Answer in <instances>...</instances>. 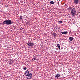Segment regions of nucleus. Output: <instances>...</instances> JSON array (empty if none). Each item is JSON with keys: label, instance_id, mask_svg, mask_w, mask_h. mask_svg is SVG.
<instances>
[{"label": "nucleus", "instance_id": "obj_10", "mask_svg": "<svg viewBox=\"0 0 80 80\" xmlns=\"http://www.w3.org/2000/svg\"><path fill=\"white\" fill-rule=\"evenodd\" d=\"M69 39L70 41H72L73 40V38L72 37H70Z\"/></svg>", "mask_w": 80, "mask_h": 80}, {"label": "nucleus", "instance_id": "obj_18", "mask_svg": "<svg viewBox=\"0 0 80 80\" xmlns=\"http://www.w3.org/2000/svg\"><path fill=\"white\" fill-rule=\"evenodd\" d=\"M23 18V17L22 16H20V20H22V19Z\"/></svg>", "mask_w": 80, "mask_h": 80}, {"label": "nucleus", "instance_id": "obj_20", "mask_svg": "<svg viewBox=\"0 0 80 80\" xmlns=\"http://www.w3.org/2000/svg\"><path fill=\"white\" fill-rule=\"evenodd\" d=\"M5 6L6 7H8V5H6Z\"/></svg>", "mask_w": 80, "mask_h": 80}, {"label": "nucleus", "instance_id": "obj_17", "mask_svg": "<svg viewBox=\"0 0 80 80\" xmlns=\"http://www.w3.org/2000/svg\"><path fill=\"white\" fill-rule=\"evenodd\" d=\"M52 35L54 36H57V34H56L55 33H52Z\"/></svg>", "mask_w": 80, "mask_h": 80}, {"label": "nucleus", "instance_id": "obj_6", "mask_svg": "<svg viewBox=\"0 0 80 80\" xmlns=\"http://www.w3.org/2000/svg\"><path fill=\"white\" fill-rule=\"evenodd\" d=\"M79 2V0H74V3L75 4H78Z\"/></svg>", "mask_w": 80, "mask_h": 80}, {"label": "nucleus", "instance_id": "obj_14", "mask_svg": "<svg viewBox=\"0 0 80 80\" xmlns=\"http://www.w3.org/2000/svg\"><path fill=\"white\" fill-rule=\"evenodd\" d=\"M58 22H59V24H60V23H63V22L62 21H58Z\"/></svg>", "mask_w": 80, "mask_h": 80}, {"label": "nucleus", "instance_id": "obj_5", "mask_svg": "<svg viewBox=\"0 0 80 80\" xmlns=\"http://www.w3.org/2000/svg\"><path fill=\"white\" fill-rule=\"evenodd\" d=\"M12 21L10 20H7V25H12Z\"/></svg>", "mask_w": 80, "mask_h": 80}, {"label": "nucleus", "instance_id": "obj_16", "mask_svg": "<svg viewBox=\"0 0 80 80\" xmlns=\"http://www.w3.org/2000/svg\"><path fill=\"white\" fill-rule=\"evenodd\" d=\"M36 59V57H34L33 59H32V60H33V61H34V60H35Z\"/></svg>", "mask_w": 80, "mask_h": 80}, {"label": "nucleus", "instance_id": "obj_1", "mask_svg": "<svg viewBox=\"0 0 80 80\" xmlns=\"http://www.w3.org/2000/svg\"><path fill=\"white\" fill-rule=\"evenodd\" d=\"M70 12L72 16H75L76 15V10H75V8H74L72 9Z\"/></svg>", "mask_w": 80, "mask_h": 80}, {"label": "nucleus", "instance_id": "obj_7", "mask_svg": "<svg viewBox=\"0 0 80 80\" xmlns=\"http://www.w3.org/2000/svg\"><path fill=\"white\" fill-rule=\"evenodd\" d=\"M61 33L62 34H63V35H64V34L67 35V34H68V32L64 31V32H61Z\"/></svg>", "mask_w": 80, "mask_h": 80}, {"label": "nucleus", "instance_id": "obj_2", "mask_svg": "<svg viewBox=\"0 0 80 80\" xmlns=\"http://www.w3.org/2000/svg\"><path fill=\"white\" fill-rule=\"evenodd\" d=\"M32 73H30L29 74L27 75V78L28 79H30L32 78Z\"/></svg>", "mask_w": 80, "mask_h": 80}, {"label": "nucleus", "instance_id": "obj_13", "mask_svg": "<svg viewBox=\"0 0 80 80\" xmlns=\"http://www.w3.org/2000/svg\"><path fill=\"white\" fill-rule=\"evenodd\" d=\"M12 63H13V61L12 60H11L9 62V64H12Z\"/></svg>", "mask_w": 80, "mask_h": 80}, {"label": "nucleus", "instance_id": "obj_15", "mask_svg": "<svg viewBox=\"0 0 80 80\" xmlns=\"http://www.w3.org/2000/svg\"><path fill=\"white\" fill-rule=\"evenodd\" d=\"M57 45L59 49H60V46L59 45V44H57Z\"/></svg>", "mask_w": 80, "mask_h": 80}, {"label": "nucleus", "instance_id": "obj_22", "mask_svg": "<svg viewBox=\"0 0 80 80\" xmlns=\"http://www.w3.org/2000/svg\"><path fill=\"white\" fill-rule=\"evenodd\" d=\"M27 24H28V23H26V25H27Z\"/></svg>", "mask_w": 80, "mask_h": 80}, {"label": "nucleus", "instance_id": "obj_4", "mask_svg": "<svg viewBox=\"0 0 80 80\" xmlns=\"http://www.w3.org/2000/svg\"><path fill=\"white\" fill-rule=\"evenodd\" d=\"M28 46H30L31 47H33V46H34L35 45L34 43H31L30 42L28 43Z\"/></svg>", "mask_w": 80, "mask_h": 80}, {"label": "nucleus", "instance_id": "obj_9", "mask_svg": "<svg viewBox=\"0 0 80 80\" xmlns=\"http://www.w3.org/2000/svg\"><path fill=\"white\" fill-rule=\"evenodd\" d=\"M60 77V74H58L56 75L55 78H58V77Z\"/></svg>", "mask_w": 80, "mask_h": 80}, {"label": "nucleus", "instance_id": "obj_19", "mask_svg": "<svg viewBox=\"0 0 80 80\" xmlns=\"http://www.w3.org/2000/svg\"><path fill=\"white\" fill-rule=\"evenodd\" d=\"M24 70H27V68H26V67H25L24 68Z\"/></svg>", "mask_w": 80, "mask_h": 80}, {"label": "nucleus", "instance_id": "obj_12", "mask_svg": "<svg viewBox=\"0 0 80 80\" xmlns=\"http://www.w3.org/2000/svg\"><path fill=\"white\" fill-rule=\"evenodd\" d=\"M72 9V7H69L68 8L67 10H71Z\"/></svg>", "mask_w": 80, "mask_h": 80}, {"label": "nucleus", "instance_id": "obj_11", "mask_svg": "<svg viewBox=\"0 0 80 80\" xmlns=\"http://www.w3.org/2000/svg\"><path fill=\"white\" fill-rule=\"evenodd\" d=\"M50 3H51V4H54V3H55V2H54L53 1H50Z\"/></svg>", "mask_w": 80, "mask_h": 80}, {"label": "nucleus", "instance_id": "obj_8", "mask_svg": "<svg viewBox=\"0 0 80 80\" xmlns=\"http://www.w3.org/2000/svg\"><path fill=\"white\" fill-rule=\"evenodd\" d=\"M3 24L4 25H7V20H6L3 22Z\"/></svg>", "mask_w": 80, "mask_h": 80}, {"label": "nucleus", "instance_id": "obj_3", "mask_svg": "<svg viewBox=\"0 0 80 80\" xmlns=\"http://www.w3.org/2000/svg\"><path fill=\"white\" fill-rule=\"evenodd\" d=\"M24 74L25 75H26V76L30 74V71L28 70H27L25 72Z\"/></svg>", "mask_w": 80, "mask_h": 80}, {"label": "nucleus", "instance_id": "obj_21", "mask_svg": "<svg viewBox=\"0 0 80 80\" xmlns=\"http://www.w3.org/2000/svg\"><path fill=\"white\" fill-rule=\"evenodd\" d=\"M21 30H23V28H21Z\"/></svg>", "mask_w": 80, "mask_h": 80}]
</instances>
